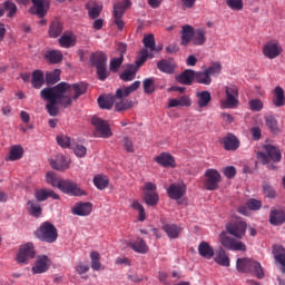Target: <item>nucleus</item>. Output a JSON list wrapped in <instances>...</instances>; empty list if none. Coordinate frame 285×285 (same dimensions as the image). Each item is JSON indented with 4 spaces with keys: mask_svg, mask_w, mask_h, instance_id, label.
Listing matches in <instances>:
<instances>
[{
    "mask_svg": "<svg viewBox=\"0 0 285 285\" xmlns=\"http://www.w3.org/2000/svg\"><path fill=\"white\" fill-rule=\"evenodd\" d=\"M35 236L45 244H55L59 238V233L55 224L50 222H43L39 228L35 232Z\"/></svg>",
    "mask_w": 285,
    "mask_h": 285,
    "instance_id": "obj_5",
    "label": "nucleus"
},
{
    "mask_svg": "<svg viewBox=\"0 0 285 285\" xmlns=\"http://www.w3.org/2000/svg\"><path fill=\"white\" fill-rule=\"evenodd\" d=\"M90 259L92 271H101V255L99 252H91Z\"/></svg>",
    "mask_w": 285,
    "mask_h": 285,
    "instance_id": "obj_55",
    "label": "nucleus"
},
{
    "mask_svg": "<svg viewBox=\"0 0 285 285\" xmlns=\"http://www.w3.org/2000/svg\"><path fill=\"white\" fill-rule=\"evenodd\" d=\"M215 262L216 264H219V266H225V267L230 266V258L228 257L224 248L218 249L215 257Z\"/></svg>",
    "mask_w": 285,
    "mask_h": 285,
    "instance_id": "obj_42",
    "label": "nucleus"
},
{
    "mask_svg": "<svg viewBox=\"0 0 285 285\" xmlns=\"http://www.w3.org/2000/svg\"><path fill=\"white\" fill-rule=\"evenodd\" d=\"M269 224H272V226H282V224H285V212L282 209H272Z\"/></svg>",
    "mask_w": 285,
    "mask_h": 285,
    "instance_id": "obj_27",
    "label": "nucleus"
},
{
    "mask_svg": "<svg viewBox=\"0 0 285 285\" xmlns=\"http://www.w3.org/2000/svg\"><path fill=\"white\" fill-rule=\"evenodd\" d=\"M35 245L32 243H28L24 246L20 247L16 259L18 264H28V261L35 259Z\"/></svg>",
    "mask_w": 285,
    "mask_h": 285,
    "instance_id": "obj_14",
    "label": "nucleus"
},
{
    "mask_svg": "<svg viewBox=\"0 0 285 285\" xmlns=\"http://www.w3.org/2000/svg\"><path fill=\"white\" fill-rule=\"evenodd\" d=\"M196 97L198 99V112H202V108H208V104H210V101L213 100V96H210V92L207 90L196 92Z\"/></svg>",
    "mask_w": 285,
    "mask_h": 285,
    "instance_id": "obj_23",
    "label": "nucleus"
},
{
    "mask_svg": "<svg viewBox=\"0 0 285 285\" xmlns=\"http://www.w3.org/2000/svg\"><path fill=\"white\" fill-rule=\"evenodd\" d=\"M56 141L61 148H72V145L75 144V141L70 139V137L65 135L58 136L56 138Z\"/></svg>",
    "mask_w": 285,
    "mask_h": 285,
    "instance_id": "obj_58",
    "label": "nucleus"
},
{
    "mask_svg": "<svg viewBox=\"0 0 285 285\" xmlns=\"http://www.w3.org/2000/svg\"><path fill=\"white\" fill-rule=\"evenodd\" d=\"M155 161L159 164V166H163V168H175V166H177L175 164V157L169 153H161L155 158Z\"/></svg>",
    "mask_w": 285,
    "mask_h": 285,
    "instance_id": "obj_20",
    "label": "nucleus"
},
{
    "mask_svg": "<svg viewBox=\"0 0 285 285\" xmlns=\"http://www.w3.org/2000/svg\"><path fill=\"white\" fill-rule=\"evenodd\" d=\"M46 81L48 86H55L58 81H61V69H56L51 72H47Z\"/></svg>",
    "mask_w": 285,
    "mask_h": 285,
    "instance_id": "obj_47",
    "label": "nucleus"
},
{
    "mask_svg": "<svg viewBox=\"0 0 285 285\" xmlns=\"http://www.w3.org/2000/svg\"><path fill=\"white\" fill-rule=\"evenodd\" d=\"M195 28H193V26L190 24H185L183 26L181 29V46H188V43H190V41H193V35H194Z\"/></svg>",
    "mask_w": 285,
    "mask_h": 285,
    "instance_id": "obj_32",
    "label": "nucleus"
},
{
    "mask_svg": "<svg viewBox=\"0 0 285 285\" xmlns=\"http://www.w3.org/2000/svg\"><path fill=\"white\" fill-rule=\"evenodd\" d=\"M248 106L252 112H262V110H264V101H262L259 98L249 100Z\"/></svg>",
    "mask_w": 285,
    "mask_h": 285,
    "instance_id": "obj_57",
    "label": "nucleus"
},
{
    "mask_svg": "<svg viewBox=\"0 0 285 285\" xmlns=\"http://www.w3.org/2000/svg\"><path fill=\"white\" fill-rule=\"evenodd\" d=\"M236 268L238 273H249L258 279H264L265 273L262 264L253 258H237Z\"/></svg>",
    "mask_w": 285,
    "mask_h": 285,
    "instance_id": "obj_3",
    "label": "nucleus"
},
{
    "mask_svg": "<svg viewBox=\"0 0 285 285\" xmlns=\"http://www.w3.org/2000/svg\"><path fill=\"white\" fill-rule=\"evenodd\" d=\"M90 61L94 68H102L104 66H108V57H106V53L101 51L92 55Z\"/></svg>",
    "mask_w": 285,
    "mask_h": 285,
    "instance_id": "obj_34",
    "label": "nucleus"
},
{
    "mask_svg": "<svg viewBox=\"0 0 285 285\" xmlns=\"http://www.w3.org/2000/svg\"><path fill=\"white\" fill-rule=\"evenodd\" d=\"M167 195L170 199H181L186 195V185L171 184L167 189Z\"/></svg>",
    "mask_w": 285,
    "mask_h": 285,
    "instance_id": "obj_19",
    "label": "nucleus"
},
{
    "mask_svg": "<svg viewBox=\"0 0 285 285\" xmlns=\"http://www.w3.org/2000/svg\"><path fill=\"white\" fill-rule=\"evenodd\" d=\"M49 268L50 259L47 255H40L37 257L36 263L31 271L35 275H41V273H47Z\"/></svg>",
    "mask_w": 285,
    "mask_h": 285,
    "instance_id": "obj_16",
    "label": "nucleus"
},
{
    "mask_svg": "<svg viewBox=\"0 0 285 285\" xmlns=\"http://www.w3.org/2000/svg\"><path fill=\"white\" fill-rule=\"evenodd\" d=\"M191 42L194 46H204L206 43V29H194Z\"/></svg>",
    "mask_w": 285,
    "mask_h": 285,
    "instance_id": "obj_37",
    "label": "nucleus"
},
{
    "mask_svg": "<svg viewBox=\"0 0 285 285\" xmlns=\"http://www.w3.org/2000/svg\"><path fill=\"white\" fill-rule=\"evenodd\" d=\"M91 124L96 129V132L100 134V137H102L104 139H108L110 137H112V131L110 130V125L99 118V117H92L91 118Z\"/></svg>",
    "mask_w": 285,
    "mask_h": 285,
    "instance_id": "obj_13",
    "label": "nucleus"
},
{
    "mask_svg": "<svg viewBox=\"0 0 285 285\" xmlns=\"http://www.w3.org/2000/svg\"><path fill=\"white\" fill-rule=\"evenodd\" d=\"M130 207L134 210H137L139 222H146V208H144V205H141V203H139V200H134L131 203Z\"/></svg>",
    "mask_w": 285,
    "mask_h": 285,
    "instance_id": "obj_50",
    "label": "nucleus"
},
{
    "mask_svg": "<svg viewBox=\"0 0 285 285\" xmlns=\"http://www.w3.org/2000/svg\"><path fill=\"white\" fill-rule=\"evenodd\" d=\"M195 81L202 86H210L213 83V78L205 69L204 71H196Z\"/></svg>",
    "mask_w": 285,
    "mask_h": 285,
    "instance_id": "obj_41",
    "label": "nucleus"
},
{
    "mask_svg": "<svg viewBox=\"0 0 285 285\" xmlns=\"http://www.w3.org/2000/svg\"><path fill=\"white\" fill-rule=\"evenodd\" d=\"M196 71L193 69H186L180 75L176 77L178 83H183L184 86H193L195 81Z\"/></svg>",
    "mask_w": 285,
    "mask_h": 285,
    "instance_id": "obj_22",
    "label": "nucleus"
},
{
    "mask_svg": "<svg viewBox=\"0 0 285 285\" xmlns=\"http://www.w3.org/2000/svg\"><path fill=\"white\" fill-rule=\"evenodd\" d=\"M193 105V100H190V97L184 95L180 98H171L168 100L167 108H190Z\"/></svg>",
    "mask_w": 285,
    "mask_h": 285,
    "instance_id": "obj_21",
    "label": "nucleus"
},
{
    "mask_svg": "<svg viewBox=\"0 0 285 285\" xmlns=\"http://www.w3.org/2000/svg\"><path fill=\"white\" fill-rule=\"evenodd\" d=\"M35 197L37 199V202H46V199H48V197H51V199H59V195L57 193H55V190L49 189H37L35 191Z\"/></svg>",
    "mask_w": 285,
    "mask_h": 285,
    "instance_id": "obj_31",
    "label": "nucleus"
},
{
    "mask_svg": "<svg viewBox=\"0 0 285 285\" xmlns=\"http://www.w3.org/2000/svg\"><path fill=\"white\" fill-rule=\"evenodd\" d=\"M47 177V184H50V186H52L53 188H61V183L63 181V179L57 177V175L52 171L47 173L46 175Z\"/></svg>",
    "mask_w": 285,
    "mask_h": 285,
    "instance_id": "obj_53",
    "label": "nucleus"
},
{
    "mask_svg": "<svg viewBox=\"0 0 285 285\" xmlns=\"http://www.w3.org/2000/svg\"><path fill=\"white\" fill-rule=\"evenodd\" d=\"M51 168L55 170H67L70 167V160L63 155H58L55 160L50 161Z\"/></svg>",
    "mask_w": 285,
    "mask_h": 285,
    "instance_id": "obj_26",
    "label": "nucleus"
},
{
    "mask_svg": "<svg viewBox=\"0 0 285 285\" xmlns=\"http://www.w3.org/2000/svg\"><path fill=\"white\" fill-rule=\"evenodd\" d=\"M273 95V104L276 108H282L283 106H285L284 88H282L281 86L275 87Z\"/></svg>",
    "mask_w": 285,
    "mask_h": 285,
    "instance_id": "obj_33",
    "label": "nucleus"
},
{
    "mask_svg": "<svg viewBox=\"0 0 285 285\" xmlns=\"http://www.w3.org/2000/svg\"><path fill=\"white\" fill-rule=\"evenodd\" d=\"M225 94L226 100L223 102V106L225 108H237V104H239V100H237V98L239 97V89H237V86H227L225 88Z\"/></svg>",
    "mask_w": 285,
    "mask_h": 285,
    "instance_id": "obj_12",
    "label": "nucleus"
},
{
    "mask_svg": "<svg viewBox=\"0 0 285 285\" xmlns=\"http://www.w3.org/2000/svg\"><path fill=\"white\" fill-rule=\"evenodd\" d=\"M219 238L222 246L227 248V250H239L240 253H246V244L242 240H237L226 235V233H222Z\"/></svg>",
    "mask_w": 285,
    "mask_h": 285,
    "instance_id": "obj_9",
    "label": "nucleus"
},
{
    "mask_svg": "<svg viewBox=\"0 0 285 285\" xmlns=\"http://www.w3.org/2000/svg\"><path fill=\"white\" fill-rule=\"evenodd\" d=\"M142 43L145 46V48H142V50H147V52H148V50L150 52L156 50L155 36L153 33L145 36L142 39Z\"/></svg>",
    "mask_w": 285,
    "mask_h": 285,
    "instance_id": "obj_52",
    "label": "nucleus"
},
{
    "mask_svg": "<svg viewBox=\"0 0 285 285\" xmlns=\"http://www.w3.org/2000/svg\"><path fill=\"white\" fill-rule=\"evenodd\" d=\"M163 230H165L169 239H177L179 233H181V227L175 224H166L164 225Z\"/></svg>",
    "mask_w": 285,
    "mask_h": 285,
    "instance_id": "obj_39",
    "label": "nucleus"
},
{
    "mask_svg": "<svg viewBox=\"0 0 285 285\" xmlns=\"http://www.w3.org/2000/svg\"><path fill=\"white\" fill-rule=\"evenodd\" d=\"M62 32H63V26L61 24V22L58 20L52 21L49 27V36L52 39H57V37H60Z\"/></svg>",
    "mask_w": 285,
    "mask_h": 285,
    "instance_id": "obj_44",
    "label": "nucleus"
},
{
    "mask_svg": "<svg viewBox=\"0 0 285 285\" xmlns=\"http://www.w3.org/2000/svg\"><path fill=\"white\" fill-rule=\"evenodd\" d=\"M59 83H63V95L62 97H68L71 100V105H72V100L77 101V99H79L81 97V95H86V92L88 91V85H86L85 82H77L73 85H70L66 81L59 82Z\"/></svg>",
    "mask_w": 285,
    "mask_h": 285,
    "instance_id": "obj_7",
    "label": "nucleus"
},
{
    "mask_svg": "<svg viewBox=\"0 0 285 285\" xmlns=\"http://www.w3.org/2000/svg\"><path fill=\"white\" fill-rule=\"evenodd\" d=\"M3 8H4V10H7V12H8L7 17L9 19H12L14 17V14H17L18 8L14 2L7 0L3 3Z\"/></svg>",
    "mask_w": 285,
    "mask_h": 285,
    "instance_id": "obj_59",
    "label": "nucleus"
},
{
    "mask_svg": "<svg viewBox=\"0 0 285 285\" xmlns=\"http://www.w3.org/2000/svg\"><path fill=\"white\" fill-rule=\"evenodd\" d=\"M121 63H124V56L111 59L109 65V70L111 72H117L119 68H121Z\"/></svg>",
    "mask_w": 285,
    "mask_h": 285,
    "instance_id": "obj_62",
    "label": "nucleus"
},
{
    "mask_svg": "<svg viewBox=\"0 0 285 285\" xmlns=\"http://www.w3.org/2000/svg\"><path fill=\"white\" fill-rule=\"evenodd\" d=\"M198 253L200 257H204L205 259H213L215 257V249L208 244V242H202L198 245Z\"/></svg>",
    "mask_w": 285,
    "mask_h": 285,
    "instance_id": "obj_30",
    "label": "nucleus"
},
{
    "mask_svg": "<svg viewBox=\"0 0 285 285\" xmlns=\"http://www.w3.org/2000/svg\"><path fill=\"white\" fill-rule=\"evenodd\" d=\"M265 151H258L256 157L259 159L261 164L266 166V164H271V161L277 163L282 161V150L278 147L273 145H265Z\"/></svg>",
    "mask_w": 285,
    "mask_h": 285,
    "instance_id": "obj_6",
    "label": "nucleus"
},
{
    "mask_svg": "<svg viewBox=\"0 0 285 285\" xmlns=\"http://www.w3.org/2000/svg\"><path fill=\"white\" fill-rule=\"evenodd\" d=\"M33 4V9L36 10V14L43 19L48 14V10H50V1L48 0H31Z\"/></svg>",
    "mask_w": 285,
    "mask_h": 285,
    "instance_id": "obj_18",
    "label": "nucleus"
},
{
    "mask_svg": "<svg viewBox=\"0 0 285 285\" xmlns=\"http://www.w3.org/2000/svg\"><path fill=\"white\" fill-rule=\"evenodd\" d=\"M108 184L109 180L106 176L98 175L94 177V186H96L98 190H105V188H108Z\"/></svg>",
    "mask_w": 285,
    "mask_h": 285,
    "instance_id": "obj_54",
    "label": "nucleus"
},
{
    "mask_svg": "<svg viewBox=\"0 0 285 285\" xmlns=\"http://www.w3.org/2000/svg\"><path fill=\"white\" fill-rule=\"evenodd\" d=\"M148 57L153 59L155 55L149 53L146 49H141L135 65H128L127 68L120 73L121 81H132L135 77H137V71L139 68L146 63Z\"/></svg>",
    "mask_w": 285,
    "mask_h": 285,
    "instance_id": "obj_4",
    "label": "nucleus"
},
{
    "mask_svg": "<svg viewBox=\"0 0 285 285\" xmlns=\"http://www.w3.org/2000/svg\"><path fill=\"white\" fill-rule=\"evenodd\" d=\"M96 73L99 81H106L110 77L107 66L96 68Z\"/></svg>",
    "mask_w": 285,
    "mask_h": 285,
    "instance_id": "obj_61",
    "label": "nucleus"
},
{
    "mask_svg": "<svg viewBox=\"0 0 285 285\" xmlns=\"http://www.w3.org/2000/svg\"><path fill=\"white\" fill-rule=\"evenodd\" d=\"M126 97H122L121 99H116L115 104V110L116 112H126V110H130L135 106V102L132 100L125 99Z\"/></svg>",
    "mask_w": 285,
    "mask_h": 285,
    "instance_id": "obj_35",
    "label": "nucleus"
},
{
    "mask_svg": "<svg viewBox=\"0 0 285 285\" xmlns=\"http://www.w3.org/2000/svg\"><path fill=\"white\" fill-rule=\"evenodd\" d=\"M71 149L73 150L76 157H83L86 153H88V149L83 145H71Z\"/></svg>",
    "mask_w": 285,
    "mask_h": 285,
    "instance_id": "obj_64",
    "label": "nucleus"
},
{
    "mask_svg": "<svg viewBox=\"0 0 285 285\" xmlns=\"http://www.w3.org/2000/svg\"><path fill=\"white\" fill-rule=\"evenodd\" d=\"M222 144L225 150H237L239 148L240 142L237 136L233 134H228L226 137L223 138Z\"/></svg>",
    "mask_w": 285,
    "mask_h": 285,
    "instance_id": "obj_24",
    "label": "nucleus"
},
{
    "mask_svg": "<svg viewBox=\"0 0 285 285\" xmlns=\"http://www.w3.org/2000/svg\"><path fill=\"white\" fill-rule=\"evenodd\" d=\"M205 70L209 73V77H217L218 75H222V62H212Z\"/></svg>",
    "mask_w": 285,
    "mask_h": 285,
    "instance_id": "obj_56",
    "label": "nucleus"
},
{
    "mask_svg": "<svg viewBox=\"0 0 285 285\" xmlns=\"http://www.w3.org/2000/svg\"><path fill=\"white\" fill-rule=\"evenodd\" d=\"M247 228L248 225L244 220H236L226 225L227 233L233 237H236V239H244Z\"/></svg>",
    "mask_w": 285,
    "mask_h": 285,
    "instance_id": "obj_11",
    "label": "nucleus"
},
{
    "mask_svg": "<svg viewBox=\"0 0 285 285\" xmlns=\"http://www.w3.org/2000/svg\"><path fill=\"white\" fill-rule=\"evenodd\" d=\"M46 83V79L43 78V71L35 70L31 75V86L39 90Z\"/></svg>",
    "mask_w": 285,
    "mask_h": 285,
    "instance_id": "obj_36",
    "label": "nucleus"
},
{
    "mask_svg": "<svg viewBox=\"0 0 285 285\" xmlns=\"http://www.w3.org/2000/svg\"><path fill=\"white\" fill-rule=\"evenodd\" d=\"M71 213L78 217H88V215L92 213V203H76L71 209Z\"/></svg>",
    "mask_w": 285,
    "mask_h": 285,
    "instance_id": "obj_17",
    "label": "nucleus"
},
{
    "mask_svg": "<svg viewBox=\"0 0 285 285\" xmlns=\"http://www.w3.org/2000/svg\"><path fill=\"white\" fill-rule=\"evenodd\" d=\"M45 59L52 66L63 61V53L60 50H48L45 53Z\"/></svg>",
    "mask_w": 285,
    "mask_h": 285,
    "instance_id": "obj_28",
    "label": "nucleus"
},
{
    "mask_svg": "<svg viewBox=\"0 0 285 285\" xmlns=\"http://www.w3.org/2000/svg\"><path fill=\"white\" fill-rule=\"evenodd\" d=\"M205 188L206 190H219V184H222V174L216 169H207L205 171Z\"/></svg>",
    "mask_w": 285,
    "mask_h": 285,
    "instance_id": "obj_10",
    "label": "nucleus"
},
{
    "mask_svg": "<svg viewBox=\"0 0 285 285\" xmlns=\"http://www.w3.org/2000/svg\"><path fill=\"white\" fill-rule=\"evenodd\" d=\"M144 199L147 206H157V204H159V194L156 191H147L144 195Z\"/></svg>",
    "mask_w": 285,
    "mask_h": 285,
    "instance_id": "obj_49",
    "label": "nucleus"
},
{
    "mask_svg": "<svg viewBox=\"0 0 285 285\" xmlns=\"http://www.w3.org/2000/svg\"><path fill=\"white\" fill-rule=\"evenodd\" d=\"M63 86L66 85L58 83L55 87H47L40 91L41 99L48 101L46 108L50 117H57V115H59V107H57V105L62 108H70V106H72L70 98L68 96H63L66 90Z\"/></svg>",
    "mask_w": 285,
    "mask_h": 285,
    "instance_id": "obj_1",
    "label": "nucleus"
},
{
    "mask_svg": "<svg viewBox=\"0 0 285 285\" xmlns=\"http://www.w3.org/2000/svg\"><path fill=\"white\" fill-rule=\"evenodd\" d=\"M59 190L65 195H70V197H83L88 195L86 190L79 187V184L71 179H62Z\"/></svg>",
    "mask_w": 285,
    "mask_h": 285,
    "instance_id": "obj_8",
    "label": "nucleus"
},
{
    "mask_svg": "<svg viewBox=\"0 0 285 285\" xmlns=\"http://www.w3.org/2000/svg\"><path fill=\"white\" fill-rule=\"evenodd\" d=\"M273 255H274L276 262H278V264H281L282 273L285 274V249H284V247L281 245H274L273 246Z\"/></svg>",
    "mask_w": 285,
    "mask_h": 285,
    "instance_id": "obj_29",
    "label": "nucleus"
},
{
    "mask_svg": "<svg viewBox=\"0 0 285 285\" xmlns=\"http://www.w3.org/2000/svg\"><path fill=\"white\" fill-rule=\"evenodd\" d=\"M126 8H130V0H125L114 6V18H122Z\"/></svg>",
    "mask_w": 285,
    "mask_h": 285,
    "instance_id": "obj_43",
    "label": "nucleus"
},
{
    "mask_svg": "<svg viewBox=\"0 0 285 285\" xmlns=\"http://www.w3.org/2000/svg\"><path fill=\"white\" fill-rule=\"evenodd\" d=\"M128 246L134 250L135 253H139L140 255H146L148 253V245L146 244V240L144 238L138 237L134 242H129Z\"/></svg>",
    "mask_w": 285,
    "mask_h": 285,
    "instance_id": "obj_25",
    "label": "nucleus"
},
{
    "mask_svg": "<svg viewBox=\"0 0 285 285\" xmlns=\"http://www.w3.org/2000/svg\"><path fill=\"white\" fill-rule=\"evenodd\" d=\"M262 188L265 197H268L269 199H275V189L273 188V186H271V184L263 183Z\"/></svg>",
    "mask_w": 285,
    "mask_h": 285,
    "instance_id": "obj_63",
    "label": "nucleus"
},
{
    "mask_svg": "<svg viewBox=\"0 0 285 285\" xmlns=\"http://www.w3.org/2000/svg\"><path fill=\"white\" fill-rule=\"evenodd\" d=\"M282 46L277 41H269L263 47V55L267 57V59H277L282 55Z\"/></svg>",
    "mask_w": 285,
    "mask_h": 285,
    "instance_id": "obj_15",
    "label": "nucleus"
},
{
    "mask_svg": "<svg viewBox=\"0 0 285 285\" xmlns=\"http://www.w3.org/2000/svg\"><path fill=\"white\" fill-rule=\"evenodd\" d=\"M265 126H267V128L274 135H277V132H279V124L277 122V118H275V116L273 115L265 116Z\"/></svg>",
    "mask_w": 285,
    "mask_h": 285,
    "instance_id": "obj_45",
    "label": "nucleus"
},
{
    "mask_svg": "<svg viewBox=\"0 0 285 285\" xmlns=\"http://www.w3.org/2000/svg\"><path fill=\"white\" fill-rule=\"evenodd\" d=\"M139 86H141V81L136 80L129 87L117 89L115 95H110L107 97H99L98 106L102 110H111L117 99H124V97H129V95H132V92H135L136 90H139Z\"/></svg>",
    "mask_w": 285,
    "mask_h": 285,
    "instance_id": "obj_2",
    "label": "nucleus"
},
{
    "mask_svg": "<svg viewBox=\"0 0 285 285\" xmlns=\"http://www.w3.org/2000/svg\"><path fill=\"white\" fill-rule=\"evenodd\" d=\"M89 14V19H97L101 14V10H104V6L99 3H95L92 7L90 4L86 6Z\"/></svg>",
    "mask_w": 285,
    "mask_h": 285,
    "instance_id": "obj_51",
    "label": "nucleus"
},
{
    "mask_svg": "<svg viewBox=\"0 0 285 285\" xmlns=\"http://www.w3.org/2000/svg\"><path fill=\"white\" fill-rule=\"evenodd\" d=\"M21 157H23V147L16 145L11 147L7 161H17L21 159Z\"/></svg>",
    "mask_w": 285,
    "mask_h": 285,
    "instance_id": "obj_46",
    "label": "nucleus"
},
{
    "mask_svg": "<svg viewBox=\"0 0 285 285\" xmlns=\"http://www.w3.org/2000/svg\"><path fill=\"white\" fill-rule=\"evenodd\" d=\"M145 95H153L155 92V78H147L142 81Z\"/></svg>",
    "mask_w": 285,
    "mask_h": 285,
    "instance_id": "obj_60",
    "label": "nucleus"
},
{
    "mask_svg": "<svg viewBox=\"0 0 285 285\" xmlns=\"http://www.w3.org/2000/svg\"><path fill=\"white\" fill-rule=\"evenodd\" d=\"M157 68L160 72H165L166 75H173V72H175V63H173V60L163 59L157 62Z\"/></svg>",
    "mask_w": 285,
    "mask_h": 285,
    "instance_id": "obj_38",
    "label": "nucleus"
},
{
    "mask_svg": "<svg viewBox=\"0 0 285 285\" xmlns=\"http://www.w3.org/2000/svg\"><path fill=\"white\" fill-rule=\"evenodd\" d=\"M59 43L61 48H72V46L77 43V38H75L72 35H62L59 38Z\"/></svg>",
    "mask_w": 285,
    "mask_h": 285,
    "instance_id": "obj_48",
    "label": "nucleus"
},
{
    "mask_svg": "<svg viewBox=\"0 0 285 285\" xmlns=\"http://www.w3.org/2000/svg\"><path fill=\"white\" fill-rule=\"evenodd\" d=\"M27 210L32 217H40L43 213V208L35 200H28Z\"/></svg>",
    "mask_w": 285,
    "mask_h": 285,
    "instance_id": "obj_40",
    "label": "nucleus"
}]
</instances>
